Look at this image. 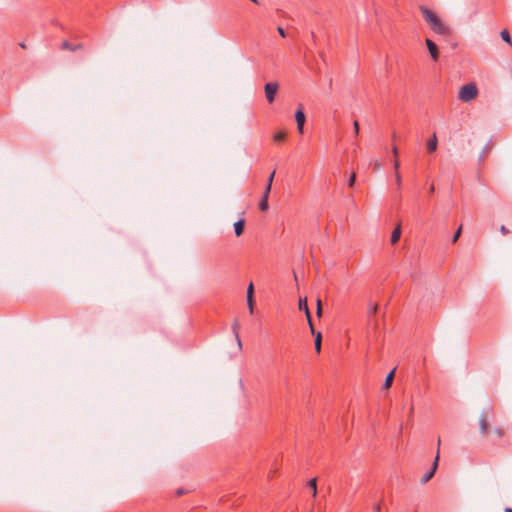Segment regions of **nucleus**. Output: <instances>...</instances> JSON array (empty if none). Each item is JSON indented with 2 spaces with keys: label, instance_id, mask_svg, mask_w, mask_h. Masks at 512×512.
I'll list each match as a JSON object with an SVG mask.
<instances>
[{
  "label": "nucleus",
  "instance_id": "9b49d317",
  "mask_svg": "<svg viewBox=\"0 0 512 512\" xmlns=\"http://www.w3.org/2000/svg\"><path fill=\"white\" fill-rule=\"evenodd\" d=\"M244 227H245L244 219H239L237 222L234 223V232L237 237H239L243 234Z\"/></svg>",
  "mask_w": 512,
  "mask_h": 512
},
{
  "label": "nucleus",
  "instance_id": "9d476101",
  "mask_svg": "<svg viewBox=\"0 0 512 512\" xmlns=\"http://www.w3.org/2000/svg\"><path fill=\"white\" fill-rule=\"evenodd\" d=\"M437 146H438V140H437L436 134H433V136L427 142V145H426L427 152H429V153L435 152L437 149Z\"/></svg>",
  "mask_w": 512,
  "mask_h": 512
},
{
  "label": "nucleus",
  "instance_id": "423d86ee",
  "mask_svg": "<svg viewBox=\"0 0 512 512\" xmlns=\"http://www.w3.org/2000/svg\"><path fill=\"white\" fill-rule=\"evenodd\" d=\"M277 90L278 84L275 82H270L265 85V95L269 103H272L274 101Z\"/></svg>",
  "mask_w": 512,
  "mask_h": 512
},
{
  "label": "nucleus",
  "instance_id": "f3484780",
  "mask_svg": "<svg viewBox=\"0 0 512 512\" xmlns=\"http://www.w3.org/2000/svg\"><path fill=\"white\" fill-rule=\"evenodd\" d=\"M393 379H394V370L389 372L388 375L386 376L385 382H384V388H386V389L390 388L392 385Z\"/></svg>",
  "mask_w": 512,
  "mask_h": 512
},
{
  "label": "nucleus",
  "instance_id": "5701e85b",
  "mask_svg": "<svg viewBox=\"0 0 512 512\" xmlns=\"http://www.w3.org/2000/svg\"><path fill=\"white\" fill-rule=\"evenodd\" d=\"M395 181H396L397 188L400 189L401 184H402V178H401V174H400L399 170L395 171Z\"/></svg>",
  "mask_w": 512,
  "mask_h": 512
},
{
  "label": "nucleus",
  "instance_id": "72a5a7b5",
  "mask_svg": "<svg viewBox=\"0 0 512 512\" xmlns=\"http://www.w3.org/2000/svg\"><path fill=\"white\" fill-rule=\"evenodd\" d=\"M186 493V491L183 489V488H179L176 490V495L177 496H182Z\"/></svg>",
  "mask_w": 512,
  "mask_h": 512
},
{
  "label": "nucleus",
  "instance_id": "58836bf2",
  "mask_svg": "<svg viewBox=\"0 0 512 512\" xmlns=\"http://www.w3.org/2000/svg\"><path fill=\"white\" fill-rule=\"evenodd\" d=\"M505 512H512V508H506Z\"/></svg>",
  "mask_w": 512,
  "mask_h": 512
},
{
  "label": "nucleus",
  "instance_id": "473e14b6",
  "mask_svg": "<svg viewBox=\"0 0 512 512\" xmlns=\"http://www.w3.org/2000/svg\"><path fill=\"white\" fill-rule=\"evenodd\" d=\"M317 315H321V301L319 299L317 300Z\"/></svg>",
  "mask_w": 512,
  "mask_h": 512
},
{
  "label": "nucleus",
  "instance_id": "bb28decb",
  "mask_svg": "<svg viewBox=\"0 0 512 512\" xmlns=\"http://www.w3.org/2000/svg\"><path fill=\"white\" fill-rule=\"evenodd\" d=\"M271 188H272V185L267 183L266 187H265V190L263 192V195H267L269 197V194L271 192Z\"/></svg>",
  "mask_w": 512,
  "mask_h": 512
},
{
  "label": "nucleus",
  "instance_id": "ddd939ff",
  "mask_svg": "<svg viewBox=\"0 0 512 512\" xmlns=\"http://www.w3.org/2000/svg\"><path fill=\"white\" fill-rule=\"evenodd\" d=\"M62 48L65 50L77 51L78 49L82 48V45L81 44H70L68 41H64L62 43Z\"/></svg>",
  "mask_w": 512,
  "mask_h": 512
},
{
  "label": "nucleus",
  "instance_id": "e433bc0d",
  "mask_svg": "<svg viewBox=\"0 0 512 512\" xmlns=\"http://www.w3.org/2000/svg\"><path fill=\"white\" fill-rule=\"evenodd\" d=\"M311 35H312L313 41L316 43L317 42V37H316L315 33L312 32Z\"/></svg>",
  "mask_w": 512,
  "mask_h": 512
},
{
  "label": "nucleus",
  "instance_id": "cd10ccee",
  "mask_svg": "<svg viewBox=\"0 0 512 512\" xmlns=\"http://www.w3.org/2000/svg\"><path fill=\"white\" fill-rule=\"evenodd\" d=\"M353 128H354V134L357 136L359 134V123H358V121H354Z\"/></svg>",
  "mask_w": 512,
  "mask_h": 512
},
{
  "label": "nucleus",
  "instance_id": "c756f323",
  "mask_svg": "<svg viewBox=\"0 0 512 512\" xmlns=\"http://www.w3.org/2000/svg\"><path fill=\"white\" fill-rule=\"evenodd\" d=\"M274 176H275V171H273V172L270 174V176L268 177V179H267V183H268V184H271V185H272V183H273V179H274Z\"/></svg>",
  "mask_w": 512,
  "mask_h": 512
},
{
  "label": "nucleus",
  "instance_id": "20e7f679",
  "mask_svg": "<svg viewBox=\"0 0 512 512\" xmlns=\"http://www.w3.org/2000/svg\"><path fill=\"white\" fill-rule=\"evenodd\" d=\"M479 428L482 435H489V412L483 411L479 419Z\"/></svg>",
  "mask_w": 512,
  "mask_h": 512
},
{
  "label": "nucleus",
  "instance_id": "0eeeda50",
  "mask_svg": "<svg viewBox=\"0 0 512 512\" xmlns=\"http://www.w3.org/2000/svg\"><path fill=\"white\" fill-rule=\"evenodd\" d=\"M299 309L305 312L307 320H308V323H309V326H310V329H311V332H312V334H315L306 298H303V299L300 298L299 299Z\"/></svg>",
  "mask_w": 512,
  "mask_h": 512
},
{
  "label": "nucleus",
  "instance_id": "a211bd4d",
  "mask_svg": "<svg viewBox=\"0 0 512 512\" xmlns=\"http://www.w3.org/2000/svg\"><path fill=\"white\" fill-rule=\"evenodd\" d=\"M491 433H492L493 435H495V436H496L497 438H499V439L503 438V437H504V435H505V431H504V429H503L502 427H496V428H494V429L491 431Z\"/></svg>",
  "mask_w": 512,
  "mask_h": 512
},
{
  "label": "nucleus",
  "instance_id": "4c0bfd02",
  "mask_svg": "<svg viewBox=\"0 0 512 512\" xmlns=\"http://www.w3.org/2000/svg\"><path fill=\"white\" fill-rule=\"evenodd\" d=\"M434 189H435V188H434V185H431V187H430V189H429L430 193H433V192H434Z\"/></svg>",
  "mask_w": 512,
  "mask_h": 512
},
{
  "label": "nucleus",
  "instance_id": "7c9ffc66",
  "mask_svg": "<svg viewBox=\"0 0 512 512\" xmlns=\"http://www.w3.org/2000/svg\"><path fill=\"white\" fill-rule=\"evenodd\" d=\"M500 231L503 235H507L509 233V230L507 229V227L505 225H502L500 227Z\"/></svg>",
  "mask_w": 512,
  "mask_h": 512
},
{
  "label": "nucleus",
  "instance_id": "f03ea898",
  "mask_svg": "<svg viewBox=\"0 0 512 512\" xmlns=\"http://www.w3.org/2000/svg\"><path fill=\"white\" fill-rule=\"evenodd\" d=\"M478 95V89L474 83H468L460 88L458 97L463 102H470Z\"/></svg>",
  "mask_w": 512,
  "mask_h": 512
},
{
  "label": "nucleus",
  "instance_id": "6e6552de",
  "mask_svg": "<svg viewBox=\"0 0 512 512\" xmlns=\"http://www.w3.org/2000/svg\"><path fill=\"white\" fill-rule=\"evenodd\" d=\"M247 306L249 309L250 314H253L254 312V287L253 284L250 283V285L247 288Z\"/></svg>",
  "mask_w": 512,
  "mask_h": 512
},
{
  "label": "nucleus",
  "instance_id": "4be33fe9",
  "mask_svg": "<svg viewBox=\"0 0 512 512\" xmlns=\"http://www.w3.org/2000/svg\"><path fill=\"white\" fill-rule=\"evenodd\" d=\"M285 137H286L285 132L280 131L274 135V141L282 142V141H284Z\"/></svg>",
  "mask_w": 512,
  "mask_h": 512
},
{
  "label": "nucleus",
  "instance_id": "dca6fc26",
  "mask_svg": "<svg viewBox=\"0 0 512 512\" xmlns=\"http://www.w3.org/2000/svg\"><path fill=\"white\" fill-rule=\"evenodd\" d=\"M500 36H501L503 41H505L510 46H512L511 36H510V33H509V31L507 29L502 30L501 33H500Z\"/></svg>",
  "mask_w": 512,
  "mask_h": 512
},
{
  "label": "nucleus",
  "instance_id": "4468645a",
  "mask_svg": "<svg viewBox=\"0 0 512 512\" xmlns=\"http://www.w3.org/2000/svg\"><path fill=\"white\" fill-rule=\"evenodd\" d=\"M392 154L394 156L393 167H394V170L397 171V170H399L400 162L398 160V148L396 146L392 147Z\"/></svg>",
  "mask_w": 512,
  "mask_h": 512
},
{
  "label": "nucleus",
  "instance_id": "6ab92c4d",
  "mask_svg": "<svg viewBox=\"0 0 512 512\" xmlns=\"http://www.w3.org/2000/svg\"><path fill=\"white\" fill-rule=\"evenodd\" d=\"M308 487L310 489H312L313 497H315L317 495V480H316V478H313V479L309 480Z\"/></svg>",
  "mask_w": 512,
  "mask_h": 512
},
{
  "label": "nucleus",
  "instance_id": "a878e982",
  "mask_svg": "<svg viewBox=\"0 0 512 512\" xmlns=\"http://www.w3.org/2000/svg\"><path fill=\"white\" fill-rule=\"evenodd\" d=\"M372 164L374 166V171H378L382 167L381 163L378 160H374Z\"/></svg>",
  "mask_w": 512,
  "mask_h": 512
},
{
  "label": "nucleus",
  "instance_id": "a19ab883",
  "mask_svg": "<svg viewBox=\"0 0 512 512\" xmlns=\"http://www.w3.org/2000/svg\"><path fill=\"white\" fill-rule=\"evenodd\" d=\"M251 1H252V2H254V3H256V4L258 3V0H251Z\"/></svg>",
  "mask_w": 512,
  "mask_h": 512
},
{
  "label": "nucleus",
  "instance_id": "39448f33",
  "mask_svg": "<svg viewBox=\"0 0 512 512\" xmlns=\"http://www.w3.org/2000/svg\"><path fill=\"white\" fill-rule=\"evenodd\" d=\"M295 120H296V123H297V131L300 134H303V132H304V124H305V121H306V117H305V114H304L302 106H300L297 109V111L295 112Z\"/></svg>",
  "mask_w": 512,
  "mask_h": 512
},
{
  "label": "nucleus",
  "instance_id": "f8f14e48",
  "mask_svg": "<svg viewBox=\"0 0 512 512\" xmlns=\"http://www.w3.org/2000/svg\"><path fill=\"white\" fill-rule=\"evenodd\" d=\"M401 237V227L398 225L392 232L390 242L392 245L396 244Z\"/></svg>",
  "mask_w": 512,
  "mask_h": 512
},
{
  "label": "nucleus",
  "instance_id": "f257e3e1",
  "mask_svg": "<svg viewBox=\"0 0 512 512\" xmlns=\"http://www.w3.org/2000/svg\"><path fill=\"white\" fill-rule=\"evenodd\" d=\"M421 12L425 20L430 25L431 29L441 35H447L449 28L441 21V19L431 10L426 7H421Z\"/></svg>",
  "mask_w": 512,
  "mask_h": 512
},
{
  "label": "nucleus",
  "instance_id": "2eb2a0df",
  "mask_svg": "<svg viewBox=\"0 0 512 512\" xmlns=\"http://www.w3.org/2000/svg\"><path fill=\"white\" fill-rule=\"evenodd\" d=\"M268 199H269V197L267 195H262V197L259 201V209L261 211L268 210V208H269Z\"/></svg>",
  "mask_w": 512,
  "mask_h": 512
},
{
  "label": "nucleus",
  "instance_id": "aec40b11",
  "mask_svg": "<svg viewBox=\"0 0 512 512\" xmlns=\"http://www.w3.org/2000/svg\"><path fill=\"white\" fill-rule=\"evenodd\" d=\"M238 327H239V323L237 321H235L233 326H232V328H233V332L235 334L238 346L241 348L242 344H241V340H240V337H239V334H238Z\"/></svg>",
  "mask_w": 512,
  "mask_h": 512
},
{
  "label": "nucleus",
  "instance_id": "1a4fd4ad",
  "mask_svg": "<svg viewBox=\"0 0 512 512\" xmlns=\"http://www.w3.org/2000/svg\"><path fill=\"white\" fill-rule=\"evenodd\" d=\"M427 47L429 49V52L431 54L432 60L437 61L438 60V48L437 45L430 39L426 40Z\"/></svg>",
  "mask_w": 512,
  "mask_h": 512
},
{
  "label": "nucleus",
  "instance_id": "ea45409f",
  "mask_svg": "<svg viewBox=\"0 0 512 512\" xmlns=\"http://www.w3.org/2000/svg\"><path fill=\"white\" fill-rule=\"evenodd\" d=\"M392 138L396 139V134L395 133H393Z\"/></svg>",
  "mask_w": 512,
  "mask_h": 512
},
{
  "label": "nucleus",
  "instance_id": "412c9836",
  "mask_svg": "<svg viewBox=\"0 0 512 512\" xmlns=\"http://www.w3.org/2000/svg\"><path fill=\"white\" fill-rule=\"evenodd\" d=\"M321 342H322L321 333L318 332L315 336V349H316L317 353H320V351H321Z\"/></svg>",
  "mask_w": 512,
  "mask_h": 512
},
{
  "label": "nucleus",
  "instance_id": "c9c22d12",
  "mask_svg": "<svg viewBox=\"0 0 512 512\" xmlns=\"http://www.w3.org/2000/svg\"><path fill=\"white\" fill-rule=\"evenodd\" d=\"M377 311V305H374L372 308H371V313H376Z\"/></svg>",
  "mask_w": 512,
  "mask_h": 512
},
{
  "label": "nucleus",
  "instance_id": "f704fd0d",
  "mask_svg": "<svg viewBox=\"0 0 512 512\" xmlns=\"http://www.w3.org/2000/svg\"><path fill=\"white\" fill-rule=\"evenodd\" d=\"M413 413H414V407H413V405H411L409 408V417H412Z\"/></svg>",
  "mask_w": 512,
  "mask_h": 512
},
{
  "label": "nucleus",
  "instance_id": "2f4dec72",
  "mask_svg": "<svg viewBox=\"0 0 512 512\" xmlns=\"http://www.w3.org/2000/svg\"><path fill=\"white\" fill-rule=\"evenodd\" d=\"M373 510H374V512H380V510H381V503L374 504Z\"/></svg>",
  "mask_w": 512,
  "mask_h": 512
},
{
  "label": "nucleus",
  "instance_id": "393cba45",
  "mask_svg": "<svg viewBox=\"0 0 512 512\" xmlns=\"http://www.w3.org/2000/svg\"><path fill=\"white\" fill-rule=\"evenodd\" d=\"M355 181H356V175H355V173H352V174L350 175V177H349L348 185H349L350 187H352V186L354 185Z\"/></svg>",
  "mask_w": 512,
  "mask_h": 512
},
{
  "label": "nucleus",
  "instance_id": "b1692460",
  "mask_svg": "<svg viewBox=\"0 0 512 512\" xmlns=\"http://www.w3.org/2000/svg\"><path fill=\"white\" fill-rule=\"evenodd\" d=\"M461 232H462V226H460L456 232L454 233L453 237H452V242L455 243L457 242V240L459 239V237L461 236Z\"/></svg>",
  "mask_w": 512,
  "mask_h": 512
},
{
  "label": "nucleus",
  "instance_id": "c85d7f7f",
  "mask_svg": "<svg viewBox=\"0 0 512 512\" xmlns=\"http://www.w3.org/2000/svg\"><path fill=\"white\" fill-rule=\"evenodd\" d=\"M277 31H278V33H279V35H280L281 37H284V38H285V37L287 36V34H286L285 30H284L282 27H278V28H277Z\"/></svg>",
  "mask_w": 512,
  "mask_h": 512
},
{
  "label": "nucleus",
  "instance_id": "7ed1b4c3",
  "mask_svg": "<svg viewBox=\"0 0 512 512\" xmlns=\"http://www.w3.org/2000/svg\"><path fill=\"white\" fill-rule=\"evenodd\" d=\"M440 444H441V440L439 438L438 443H437L438 448L440 447ZM438 461H439V449L437 450V454L435 456V459H434L431 469L422 476V478L420 480L421 484H426L434 476V474L437 470V467H438Z\"/></svg>",
  "mask_w": 512,
  "mask_h": 512
}]
</instances>
